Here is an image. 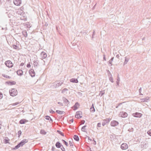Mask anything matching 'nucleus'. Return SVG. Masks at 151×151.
<instances>
[{
    "mask_svg": "<svg viewBox=\"0 0 151 151\" xmlns=\"http://www.w3.org/2000/svg\"><path fill=\"white\" fill-rule=\"evenodd\" d=\"M119 124V122L115 120H113L111 122V125L112 127H115Z\"/></svg>",
    "mask_w": 151,
    "mask_h": 151,
    "instance_id": "39448f33",
    "label": "nucleus"
},
{
    "mask_svg": "<svg viewBox=\"0 0 151 151\" xmlns=\"http://www.w3.org/2000/svg\"><path fill=\"white\" fill-rule=\"evenodd\" d=\"M28 121L25 119H21L19 122V123L20 124H24L26 122H27Z\"/></svg>",
    "mask_w": 151,
    "mask_h": 151,
    "instance_id": "f3484780",
    "label": "nucleus"
},
{
    "mask_svg": "<svg viewBox=\"0 0 151 151\" xmlns=\"http://www.w3.org/2000/svg\"><path fill=\"white\" fill-rule=\"evenodd\" d=\"M28 142V140L26 139L22 140L20 142L16 145L14 148V150L18 149L21 146H22L25 143Z\"/></svg>",
    "mask_w": 151,
    "mask_h": 151,
    "instance_id": "f257e3e1",
    "label": "nucleus"
},
{
    "mask_svg": "<svg viewBox=\"0 0 151 151\" xmlns=\"http://www.w3.org/2000/svg\"><path fill=\"white\" fill-rule=\"evenodd\" d=\"M14 3L17 6H19L22 3L21 0H14Z\"/></svg>",
    "mask_w": 151,
    "mask_h": 151,
    "instance_id": "423d86ee",
    "label": "nucleus"
},
{
    "mask_svg": "<svg viewBox=\"0 0 151 151\" xmlns=\"http://www.w3.org/2000/svg\"><path fill=\"white\" fill-rule=\"evenodd\" d=\"M90 111L92 112H94L95 111V109H94V108H91Z\"/></svg>",
    "mask_w": 151,
    "mask_h": 151,
    "instance_id": "4c0bfd02",
    "label": "nucleus"
},
{
    "mask_svg": "<svg viewBox=\"0 0 151 151\" xmlns=\"http://www.w3.org/2000/svg\"><path fill=\"white\" fill-rule=\"evenodd\" d=\"M40 134H46V132L43 129H41L40 132Z\"/></svg>",
    "mask_w": 151,
    "mask_h": 151,
    "instance_id": "cd10ccee",
    "label": "nucleus"
},
{
    "mask_svg": "<svg viewBox=\"0 0 151 151\" xmlns=\"http://www.w3.org/2000/svg\"><path fill=\"white\" fill-rule=\"evenodd\" d=\"M116 57L118 59H119V54L117 55L116 56Z\"/></svg>",
    "mask_w": 151,
    "mask_h": 151,
    "instance_id": "e2e57ef3",
    "label": "nucleus"
},
{
    "mask_svg": "<svg viewBox=\"0 0 151 151\" xmlns=\"http://www.w3.org/2000/svg\"><path fill=\"white\" fill-rule=\"evenodd\" d=\"M97 126L98 127H100L101 126V123H98Z\"/></svg>",
    "mask_w": 151,
    "mask_h": 151,
    "instance_id": "4d7b16f0",
    "label": "nucleus"
},
{
    "mask_svg": "<svg viewBox=\"0 0 151 151\" xmlns=\"http://www.w3.org/2000/svg\"><path fill=\"white\" fill-rule=\"evenodd\" d=\"M94 142L93 143V145H96V141H95V140H94Z\"/></svg>",
    "mask_w": 151,
    "mask_h": 151,
    "instance_id": "69168bd1",
    "label": "nucleus"
},
{
    "mask_svg": "<svg viewBox=\"0 0 151 151\" xmlns=\"http://www.w3.org/2000/svg\"><path fill=\"white\" fill-rule=\"evenodd\" d=\"M142 91V88L141 87L139 89V93H141Z\"/></svg>",
    "mask_w": 151,
    "mask_h": 151,
    "instance_id": "bf43d9fd",
    "label": "nucleus"
},
{
    "mask_svg": "<svg viewBox=\"0 0 151 151\" xmlns=\"http://www.w3.org/2000/svg\"><path fill=\"white\" fill-rule=\"evenodd\" d=\"M110 121L109 119L108 118L104 120L102 123V125L104 126L106 123H109Z\"/></svg>",
    "mask_w": 151,
    "mask_h": 151,
    "instance_id": "9b49d317",
    "label": "nucleus"
},
{
    "mask_svg": "<svg viewBox=\"0 0 151 151\" xmlns=\"http://www.w3.org/2000/svg\"><path fill=\"white\" fill-rule=\"evenodd\" d=\"M5 64L7 67L9 68H11L13 66V64L12 62L9 60H7L5 61Z\"/></svg>",
    "mask_w": 151,
    "mask_h": 151,
    "instance_id": "7ed1b4c3",
    "label": "nucleus"
},
{
    "mask_svg": "<svg viewBox=\"0 0 151 151\" xmlns=\"http://www.w3.org/2000/svg\"><path fill=\"white\" fill-rule=\"evenodd\" d=\"M60 148L62 151H65V149L64 148L63 145H62V147H61Z\"/></svg>",
    "mask_w": 151,
    "mask_h": 151,
    "instance_id": "c03bdc74",
    "label": "nucleus"
},
{
    "mask_svg": "<svg viewBox=\"0 0 151 151\" xmlns=\"http://www.w3.org/2000/svg\"><path fill=\"white\" fill-rule=\"evenodd\" d=\"M107 73H108V75L109 76V77H112V75L110 73V72L109 71V70H108L107 71Z\"/></svg>",
    "mask_w": 151,
    "mask_h": 151,
    "instance_id": "473e14b6",
    "label": "nucleus"
},
{
    "mask_svg": "<svg viewBox=\"0 0 151 151\" xmlns=\"http://www.w3.org/2000/svg\"><path fill=\"white\" fill-rule=\"evenodd\" d=\"M39 65V61L38 60L34 61L33 65L35 67L37 68Z\"/></svg>",
    "mask_w": 151,
    "mask_h": 151,
    "instance_id": "ddd939ff",
    "label": "nucleus"
},
{
    "mask_svg": "<svg viewBox=\"0 0 151 151\" xmlns=\"http://www.w3.org/2000/svg\"><path fill=\"white\" fill-rule=\"evenodd\" d=\"M74 139L77 141H78L79 139L78 137L76 135H75L73 136Z\"/></svg>",
    "mask_w": 151,
    "mask_h": 151,
    "instance_id": "5701e85b",
    "label": "nucleus"
},
{
    "mask_svg": "<svg viewBox=\"0 0 151 151\" xmlns=\"http://www.w3.org/2000/svg\"><path fill=\"white\" fill-rule=\"evenodd\" d=\"M129 60V58H127L126 57H125V61L124 63L123 64V65H125L126 64Z\"/></svg>",
    "mask_w": 151,
    "mask_h": 151,
    "instance_id": "4be33fe9",
    "label": "nucleus"
},
{
    "mask_svg": "<svg viewBox=\"0 0 151 151\" xmlns=\"http://www.w3.org/2000/svg\"><path fill=\"white\" fill-rule=\"evenodd\" d=\"M17 73L18 75L21 76L23 74V71L22 70H19L17 71Z\"/></svg>",
    "mask_w": 151,
    "mask_h": 151,
    "instance_id": "6ab92c4d",
    "label": "nucleus"
},
{
    "mask_svg": "<svg viewBox=\"0 0 151 151\" xmlns=\"http://www.w3.org/2000/svg\"><path fill=\"white\" fill-rule=\"evenodd\" d=\"M5 138L4 139V142L5 144L9 143V138L7 137H5Z\"/></svg>",
    "mask_w": 151,
    "mask_h": 151,
    "instance_id": "412c9836",
    "label": "nucleus"
},
{
    "mask_svg": "<svg viewBox=\"0 0 151 151\" xmlns=\"http://www.w3.org/2000/svg\"><path fill=\"white\" fill-rule=\"evenodd\" d=\"M82 113L81 111H77L76 112L75 117L78 119H80L82 117Z\"/></svg>",
    "mask_w": 151,
    "mask_h": 151,
    "instance_id": "20e7f679",
    "label": "nucleus"
},
{
    "mask_svg": "<svg viewBox=\"0 0 151 151\" xmlns=\"http://www.w3.org/2000/svg\"><path fill=\"white\" fill-rule=\"evenodd\" d=\"M55 146L58 148H60L62 145L59 142H57L55 144Z\"/></svg>",
    "mask_w": 151,
    "mask_h": 151,
    "instance_id": "a211bd4d",
    "label": "nucleus"
},
{
    "mask_svg": "<svg viewBox=\"0 0 151 151\" xmlns=\"http://www.w3.org/2000/svg\"><path fill=\"white\" fill-rule=\"evenodd\" d=\"M86 125H85L81 128V130L82 131L84 132H86L85 131V130L86 129Z\"/></svg>",
    "mask_w": 151,
    "mask_h": 151,
    "instance_id": "2f4dec72",
    "label": "nucleus"
},
{
    "mask_svg": "<svg viewBox=\"0 0 151 151\" xmlns=\"http://www.w3.org/2000/svg\"><path fill=\"white\" fill-rule=\"evenodd\" d=\"M82 124H84L85 122V121L84 120L82 121Z\"/></svg>",
    "mask_w": 151,
    "mask_h": 151,
    "instance_id": "774afa93",
    "label": "nucleus"
},
{
    "mask_svg": "<svg viewBox=\"0 0 151 151\" xmlns=\"http://www.w3.org/2000/svg\"><path fill=\"white\" fill-rule=\"evenodd\" d=\"M72 141V140L71 141H69V144L70 146L73 145V142Z\"/></svg>",
    "mask_w": 151,
    "mask_h": 151,
    "instance_id": "09e8293b",
    "label": "nucleus"
},
{
    "mask_svg": "<svg viewBox=\"0 0 151 151\" xmlns=\"http://www.w3.org/2000/svg\"><path fill=\"white\" fill-rule=\"evenodd\" d=\"M58 103L60 104V106H63V104L62 103H61L60 102H58Z\"/></svg>",
    "mask_w": 151,
    "mask_h": 151,
    "instance_id": "13d9d810",
    "label": "nucleus"
},
{
    "mask_svg": "<svg viewBox=\"0 0 151 151\" xmlns=\"http://www.w3.org/2000/svg\"><path fill=\"white\" fill-rule=\"evenodd\" d=\"M55 148L54 146H52V150L53 151H55Z\"/></svg>",
    "mask_w": 151,
    "mask_h": 151,
    "instance_id": "6e6d98bb",
    "label": "nucleus"
},
{
    "mask_svg": "<svg viewBox=\"0 0 151 151\" xmlns=\"http://www.w3.org/2000/svg\"><path fill=\"white\" fill-rule=\"evenodd\" d=\"M22 12H18V14H20V15H22L24 14L22 10L21 11Z\"/></svg>",
    "mask_w": 151,
    "mask_h": 151,
    "instance_id": "49530a36",
    "label": "nucleus"
},
{
    "mask_svg": "<svg viewBox=\"0 0 151 151\" xmlns=\"http://www.w3.org/2000/svg\"><path fill=\"white\" fill-rule=\"evenodd\" d=\"M18 137H19L22 134V132L20 130L18 132Z\"/></svg>",
    "mask_w": 151,
    "mask_h": 151,
    "instance_id": "e433bc0d",
    "label": "nucleus"
},
{
    "mask_svg": "<svg viewBox=\"0 0 151 151\" xmlns=\"http://www.w3.org/2000/svg\"><path fill=\"white\" fill-rule=\"evenodd\" d=\"M78 105H79V104L78 103L76 102V104L73 106L74 107V110H76L78 108L77 107V106Z\"/></svg>",
    "mask_w": 151,
    "mask_h": 151,
    "instance_id": "a878e982",
    "label": "nucleus"
},
{
    "mask_svg": "<svg viewBox=\"0 0 151 151\" xmlns=\"http://www.w3.org/2000/svg\"><path fill=\"white\" fill-rule=\"evenodd\" d=\"M70 122H72V123L73 122V119H72L70 120Z\"/></svg>",
    "mask_w": 151,
    "mask_h": 151,
    "instance_id": "338daca9",
    "label": "nucleus"
},
{
    "mask_svg": "<svg viewBox=\"0 0 151 151\" xmlns=\"http://www.w3.org/2000/svg\"><path fill=\"white\" fill-rule=\"evenodd\" d=\"M56 112L58 114H63L65 113V112L64 111H60L59 110H57L56 111Z\"/></svg>",
    "mask_w": 151,
    "mask_h": 151,
    "instance_id": "b1692460",
    "label": "nucleus"
},
{
    "mask_svg": "<svg viewBox=\"0 0 151 151\" xmlns=\"http://www.w3.org/2000/svg\"><path fill=\"white\" fill-rule=\"evenodd\" d=\"M150 98L148 97H147L144 99H142L141 100H142L141 101L143 102H147L149 100Z\"/></svg>",
    "mask_w": 151,
    "mask_h": 151,
    "instance_id": "aec40b11",
    "label": "nucleus"
},
{
    "mask_svg": "<svg viewBox=\"0 0 151 151\" xmlns=\"http://www.w3.org/2000/svg\"><path fill=\"white\" fill-rule=\"evenodd\" d=\"M62 141L63 142V143L65 145L67 146H68V143L65 141V140L63 139L62 140Z\"/></svg>",
    "mask_w": 151,
    "mask_h": 151,
    "instance_id": "72a5a7b5",
    "label": "nucleus"
},
{
    "mask_svg": "<svg viewBox=\"0 0 151 151\" xmlns=\"http://www.w3.org/2000/svg\"><path fill=\"white\" fill-rule=\"evenodd\" d=\"M50 113H52V114L55 113V112L54 111L52 110V109H50Z\"/></svg>",
    "mask_w": 151,
    "mask_h": 151,
    "instance_id": "603ef678",
    "label": "nucleus"
},
{
    "mask_svg": "<svg viewBox=\"0 0 151 151\" xmlns=\"http://www.w3.org/2000/svg\"><path fill=\"white\" fill-rule=\"evenodd\" d=\"M50 120V122H52V119L51 118H50V120Z\"/></svg>",
    "mask_w": 151,
    "mask_h": 151,
    "instance_id": "0e129e2a",
    "label": "nucleus"
},
{
    "mask_svg": "<svg viewBox=\"0 0 151 151\" xmlns=\"http://www.w3.org/2000/svg\"><path fill=\"white\" fill-rule=\"evenodd\" d=\"M68 91V89L66 88H65L63 89L62 91V93H64L65 92Z\"/></svg>",
    "mask_w": 151,
    "mask_h": 151,
    "instance_id": "58836bf2",
    "label": "nucleus"
},
{
    "mask_svg": "<svg viewBox=\"0 0 151 151\" xmlns=\"http://www.w3.org/2000/svg\"><path fill=\"white\" fill-rule=\"evenodd\" d=\"M109 81L111 82L112 83L114 82V81L113 80V78H112V77L109 78Z\"/></svg>",
    "mask_w": 151,
    "mask_h": 151,
    "instance_id": "a19ab883",
    "label": "nucleus"
},
{
    "mask_svg": "<svg viewBox=\"0 0 151 151\" xmlns=\"http://www.w3.org/2000/svg\"><path fill=\"white\" fill-rule=\"evenodd\" d=\"M142 114L140 113L136 112L133 114V115L136 117H141L142 116Z\"/></svg>",
    "mask_w": 151,
    "mask_h": 151,
    "instance_id": "1a4fd4ad",
    "label": "nucleus"
},
{
    "mask_svg": "<svg viewBox=\"0 0 151 151\" xmlns=\"http://www.w3.org/2000/svg\"><path fill=\"white\" fill-rule=\"evenodd\" d=\"M27 67L28 68H30L31 67V65L30 64V62H29V63H28L27 65Z\"/></svg>",
    "mask_w": 151,
    "mask_h": 151,
    "instance_id": "8fccbe9b",
    "label": "nucleus"
},
{
    "mask_svg": "<svg viewBox=\"0 0 151 151\" xmlns=\"http://www.w3.org/2000/svg\"><path fill=\"white\" fill-rule=\"evenodd\" d=\"M57 132H58V133L60 134L61 135H62L63 136H64V134L62 132H60V131L58 130Z\"/></svg>",
    "mask_w": 151,
    "mask_h": 151,
    "instance_id": "c9c22d12",
    "label": "nucleus"
},
{
    "mask_svg": "<svg viewBox=\"0 0 151 151\" xmlns=\"http://www.w3.org/2000/svg\"><path fill=\"white\" fill-rule=\"evenodd\" d=\"M119 115L122 117L125 118L127 117L128 116L127 114L125 112L122 111L120 112Z\"/></svg>",
    "mask_w": 151,
    "mask_h": 151,
    "instance_id": "6e6552de",
    "label": "nucleus"
},
{
    "mask_svg": "<svg viewBox=\"0 0 151 151\" xmlns=\"http://www.w3.org/2000/svg\"><path fill=\"white\" fill-rule=\"evenodd\" d=\"M147 133L149 135L151 136V129L147 131Z\"/></svg>",
    "mask_w": 151,
    "mask_h": 151,
    "instance_id": "a18cd8bd",
    "label": "nucleus"
},
{
    "mask_svg": "<svg viewBox=\"0 0 151 151\" xmlns=\"http://www.w3.org/2000/svg\"><path fill=\"white\" fill-rule=\"evenodd\" d=\"M12 47L14 49H17L18 48V46L15 45H12Z\"/></svg>",
    "mask_w": 151,
    "mask_h": 151,
    "instance_id": "f704fd0d",
    "label": "nucleus"
},
{
    "mask_svg": "<svg viewBox=\"0 0 151 151\" xmlns=\"http://www.w3.org/2000/svg\"><path fill=\"white\" fill-rule=\"evenodd\" d=\"M45 118L46 119L49 120L50 118V117L48 116H45Z\"/></svg>",
    "mask_w": 151,
    "mask_h": 151,
    "instance_id": "79ce46f5",
    "label": "nucleus"
},
{
    "mask_svg": "<svg viewBox=\"0 0 151 151\" xmlns=\"http://www.w3.org/2000/svg\"><path fill=\"white\" fill-rule=\"evenodd\" d=\"M120 81V78L118 76L117 79V81H116V85L119 86V82Z\"/></svg>",
    "mask_w": 151,
    "mask_h": 151,
    "instance_id": "7c9ffc66",
    "label": "nucleus"
},
{
    "mask_svg": "<svg viewBox=\"0 0 151 151\" xmlns=\"http://www.w3.org/2000/svg\"><path fill=\"white\" fill-rule=\"evenodd\" d=\"M58 82L59 83L60 86L63 83V81H58Z\"/></svg>",
    "mask_w": 151,
    "mask_h": 151,
    "instance_id": "37998d69",
    "label": "nucleus"
},
{
    "mask_svg": "<svg viewBox=\"0 0 151 151\" xmlns=\"http://www.w3.org/2000/svg\"><path fill=\"white\" fill-rule=\"evenodd\" d=\"M40 55L42 57V58L43 59H45L47 57V55L46 53L43 51L42 52H41Z\"/></svg>",
    "mask_w": 151,
    "mask_h": 151,
    "instance_id": "f8f14e48",
    "label": "nucleus"
},
{
    "mask_svg": "<svg viewBox=\"0 0 151 151\" xmlns=\"http://www.w3.org/2000/svg\"><path fill=\"white\" fill-rule=\"evenodd\" d=\"M105 93L104 91H102L100 92V93H99V96H103Z\"/></svg>",
    "mask_w": 151,
    "mask_h": 151,
    "instance_id": "c85d7f7f",
    "label": "nucleus"
},
{
    "mask_svg": "<svg viewBox=\"0 0 151 151\" xmlns=\"http://www.w3.org/2000/svg\"><path fill=\"white\" fill-rule=\"evenodd\" d=\"M70 81L71 82L77 83H78V81L77 79L73 78L70 80Z\"/></svg>",
    "mask_w": 151,
    "mask_h": 151,
    "instance_id": "dca6fc26",
    "label": "nucleus"
},
{
    "mask_svg": "<svg viewBox=\"0 0 151 151\" xmlns=\"http://www.w3.org/2000/svg\"><path fill=\"white\" fill-rule=\"evenodd\" d=\"M121 147L122 150H126L128 148V145L127 144L123 143L121 145Z\"/></svg>",
    "mask_w": 151,
    "mask_h": 151,
    "instance_id": "0eeeda50",
    "label": "nucleus"
},
{
    "mask_svg": "<svg viewBox=\"0 0 151 151\" xmlns=\"http://www.w3.org/2000/svg\"><path fill=\"white\" fill-rule=\"evenodd\" d=\"M122 103H119L117 106H116V108H117L119 107V106H120L121 105H122Z\"/></svg>",
    "mask_w": 151,
    "mask_h": 151,
    "instance_id": "864d4df0",
    "label": "nucleus"
},
{
    "mask_svg": "<svg viewBox=\"0 0 151 151\" xmlns=\"http://www.w3.org/2000/svg\"><path fill=\"white\" fill-rule=\"evenodd\" d=\"M63 100L65 105H68L69 103L68 100L65 97H63Z\"/></svg>",
    "mask_w": 151,
    "mask_h": 151,
    "instance_id": "4468645a",
    "label": "nucleus"
},
{
    "mask_svg": "<svg viewBox=\"0 0 151 151\" xmlns=\"http://www.w3.org/2000/svg\"><path fill=\"white\" fill-rule=\"evenodd\" d=\"M114 57L111 58V59L109 61V63L110 64V66L112 65V62L114 60Z\"/></svg>",
    "mask_w": 151,
    "mask_h": 151,
    "instance_id": "c756f323",
    "label": "nucleus"
},
{
    "mask_svg": "<svg viewBox=\"0 0 151 151\" xmlns=\"http://www.w3.org/2000/svg\"><path fill=\"white\" fill-rule=\"evenodd\" d=\"M95 35V31L94 30L93 31V34L92 36V39H93V36Z\"/></svg>",
    "mask_w": 151,
    "mask_h": 151,
    "instance_id": "5fc2aeb1",
    "label": "nucleus"
},
{
    "mask_svg": "<svg viewBox=\"0 0 151 151\" xmlns=\"http://www.w3.org/2000/svg\"><path fill=\"white\" fill-rule=\"evenodd\" d=\"M8 83V84H10L11 85H15L16 84V82L14 81H9Z\"/></svg>",
    "mask_w": 151,
    "mask_h": 151,
    "instance_id": "bb28decb",
    "label": "nucleus"
},
{
    "mask_svg": "<svg viewBox=\"0 0 151 151\" xmlns=\"http://www.w3.org/2000/svg\"><path fill=\"white\" fill-rule=\"evenodd\" d=\"M29 73L30 76L32 77H33L35 76V73L33 69H31L29 71Z\"/></svg>",
    "mask_w": 151,
    "mask_h": 151,
    "instance_id": "9d476101",
    "label": "nucleus"
},
{
    "mask_svg": "<svg viewBox=\"0 0 151 151\" xmlns=\"http://www.w3.org/2000/svg\"><path fill=\"white\" fill-rule=\"evenodd\" d=\"M19 102H17L14 103L12 104H13L12 105L13 106H15V105H17L18 104H19Z\"/></svg>",
    "mask_w": 151,
    "mask_h": 151,
    "instance_id": "3c124183",
    "label": "nucleus"
},
{
    "mask_svg": "<svg viewBox=\"0 0 151 151\" xmlns=\"http://www.w3.org/2000/svg\"><path fill=\"white\" fill-rule=\"evenodd\" d=\"M22 34L25 37H27V32L25 31H24L22 32Z\"/></svg>",
    "mask_w": 151,
    "mask_h": 151,
    "instance_id": "393cba45",
    "label": "nucleus"
},
{
    "mask_svg": "<svg viewBox=\"0 0 151 151\" xmlns=\"http://www.w3.org/2000/svg\"><path fill=\"white\" fill-rule=\"evenodd\" d=\"M60 86L59 85V83L57 82H55L54 83H53L52 86L53 88H56Z\"/></svg>",
    "mask_w": 151,
    "mask_h": 151,
    "instance_id": "2eb2a0df",
    "label": "nucleus"
},
{
    "mask_svg": "<svg viewBox=\"0 0 151 151\" xmlns=\"http://www.w3.org/2000/svg\"><path fill=\"white\" fill-rule=\"evenodd\" d=\"M103 59L105 61H106V57H105V55H104Z\"/></svg>",
    "mask_w": 151,
    "mask_h": 151,
    "instance_id": "052dcab7",
    "label": "nucleus"
},
{
    "mask_svg": "<svg viewBox=\"0 0 151 151\" xmlns=\"http://www.w3.org/2000/svg\"><path fill=\"white\" fill-rule=\"evenodd\" d=\"M9 92L10 95L12 96H14L17 94V91L15 88H12L10 89Z\"/></svg>",
    "mask_w": 151,
    "mask_h": 151,
    "instance_id": "f03ea898",
    "label": "nucleus"
},
{
    "mask_svg": "<svg viewBox=\"0 0 151 151\" xmlns=\"http://www.w3.org/2000/svg\"><path fill=\"white\" fill-rule=\"evenodd\" d=\"M24 65V63H22L20 64V66H23Z\"/></svg>",
    "mask_w": 151,
    "mask_h": 151,
    "instance_id": "680f3d73",
    "label": "nucleus"
},
{
    "mask_svg": "<svg viewBox=\"0 0 151 151\" xmlns=\"http://www.w3.org/2000/svg\"><path fill=\"white\" fill-rule=\"evenodd\" d=\"M2 76H3L4 77H5L6 78H10V76H8L7 75H5L4 74H2Z\"/></svg>",
    "mask_w": 151,
    "mask_h": 151,
    "instance_id": "ea45409f",
    "label": "nucleus"
},
{
    "mask_svg": "<svg viewBox=\"0 0 151 151\" xmlns=\"http://www.w3.org/2000/svg\"><path fill=\"white\" fill-rule=\"evenodd\" d=\"M3 94L0 91V99H1L3 98Z\"/></svg>",
    "mask_w": 151,
    "mask_h": 151,
    "instance_id": "de8ad7c7",
    "label": "nucleus"
}]
</instances>
